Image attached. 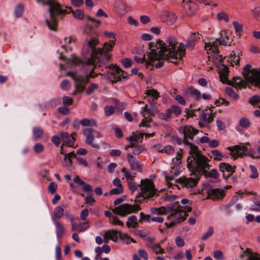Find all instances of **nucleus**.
Listing matches in <instances>:
<instances>
[{
	"mask_svg": "<svg viewBox=\"0 0 260 260\" xmlns=\"http://www.w3.org/2000/svg\"><path fill=\"white\" fill-rule=\"evenodd\" d=\"M143 135L144 134H142V133H139L138 134H133V135L129 137V138H133V139L132 141H133L134 142H135L136 144H137V143H138L139 142L140 143L142 142Z\"/></svg>",
	"mask_w": 260,
	"mask_h": 260,
	"instance_id": "obj_39",
	"label": "nucleus"
},
{
	"mask_svg": "<svg viewBox=\"0 0 260 260\" xmlns=\"http://www.w3.org/2000/svg\"><path fill=\"white\" fill-rule=\"evenodd\" d=\"M182 158V154L181 152L178 151L177 156L173 158L172 161L175 165H179L181 164V160Z\"/></svg>",
	"mask_w": 260,
	"mask_h": 260,
	"instance_id": "obj_46",
	"label": "nucleus"
},
{
	"mask_svg": "<svg viewBox=\"0 0 260 260\" xmlns=\"http://www.w3.org/2000/svg\"><path fill=\"white\" fill-rule=\"evenodd\" d=\"M163 152H165L168 154H172L175 152V150L173 146L171 145H168L166 146L162 149Z\"/></svg>",
	"mask_w": 260,
	"mask_h": 260,
	"instance_id": "obj_48",
	"label": "nucleus"
},
{
	"mask_svg": "<svg viewBox=\"0 0 260 260\" xmlns=\"http://www.w3.org/2000/svg\"><path fill=\"white\" fill-rule=\"evenodd\" d=\"M214 233V230L213 227L211 226L209 228L208 232L205 233L202 237V239L203 240H205L208 239L209 237H210Z\"/></svg>",
	"mask_w": 260,
	"mask_h": 260,
	"instance_id": "obj_51",
	"label": "nucleus"
},
{
	"mask_svg": "<svg viewBox=\"0 0 260 260\" xmlns=\"http://www.w3.org/2000/svg\"><path fill=\"white\" fill-rule=\"evenodd\" d=\"M23 7L21 5H19L15 11V15L17 17H20L23 13Z\"/></svg>",
	"mask_w": 260,
	"mask_h": 260,
	"instance_id": "obj_54",
	"label": "nucleus"
},
{
	"mask_svg": "<svg viewBox=\"0 0 260 260\" xmlns=\"http://www.w3.org/2000/svg\"><path fill=\"white\" fill-rule=\"evenodd\" d=\"M213 120V116L210 113L204 112L200 116L199 124L201 127L205 126Z\"/></svg>",
	"mask_w": 260,
	"mask_h": 260,
	"instance_id": "obj_19",
	"label": "nucleus"
},
{
	"mask_svg": "<svg viewBox=\"0 0 260 260\" xmlns=\"http://www.w3.org/2000/svg\"><path fill=\"white\" fill-rule=\"evenodd\" d=\"M172 116L171 110L168 109L165 113L160 114L159 117L161 119L168 121L172 118Z\"/></svg>",
	"mask_w": 260,
	"mask_h": 260,
	"instance_id": "obj_40",
	"label": "nucleus"
},
{
	"mask_svg": "<svg viewBox=\"0 0 260 260\" xmlns=\"http://www.w3.org/2000/svg\"><path fill=\"white\" fill-rule=\"evenodd\" d=\"M249 145V143H241L238 145H235L232 147H228L231 152L230 154L232 158L236 159L238 157H241L244 155L247 154L248 151L247 145Z\"/></svg>",
	"mask_w": 260,
	"mask_h": 260,
	"instance_id": "obj_10",
	"label": "nucleus"
},
{
	"mask_svg": "<svg viewBox=\"0 0 260 260\" xmlns=\"http://www.w3.org/2000/svg\"><path fill=\"white\" fill-rule=\"evenodd\" d=\"M145 94L147 96H150L153 98H158L159 96V92L154 89L147 90L145 92Z\"/></svg>",
	"mask_w": 260,
	"mask_h": 260,
	"instance_id": "obj_41",
	"label": "nucleus"
},
{
	"mask_svg": "<svg viewBox=\"0 0 260 260\" xmlns=\"http://www.w3.org/2000/svg\"><path fill=\"white\" fill-rule=\"evenodd\" d=\"M115 45V40H110L109 42H106L104 44V47L102 49H93L91 57L87 61V64L89 65H94L99 61L101 55L103 53H107L112 50L113 47Z\"/></svg>",
	"mask_w": 260,
	"mask_h": 260,
	"instance_id": "obj_6",
	"label": "nucleus"
},
{
	"mask_svg": "<svg viewBox=\"0 0 260 260\" xmlns=\"http://www.w3.org/2000/svg\"><path fill=\"white\" fill-rule=\"evenodd\" d=\"M59 137L61 139L62 142L66 141V139H69V135L68 133L63 132H60L59 133Z\"/></svg>",
	"mask_w": 260,
	"mask_h": 260,
	"instance_id": "obj_64",
	"label": "nucleus"
},
{
	"mask_svg": "<svg viewBox=\"0 0 260 260\" xmlns=\"http://www.w3.org/2000/svg\"><path fill=\"white\" fill-rule=\"evenodd\" d=\"M140 209V206L138 204L131 205L128 204H123L112 209V211L117 214L122 216H125L127 214L134 213Z\"/></svg>",
	"mask_w": 260,
	"mask_h": 260,
	"instance_id": "obj_9",
	"label": "nucleus"
},
{
	"mask_svg": "<svg viewBox=\"0 0 260 260\" xmlns=\"http://www.w3.org/2000/svg\"><path fill=\"white\" fill-rule=\"evenodd\" d=\"M169 110H171L172 114L173 113L176 116H178L181 111L180 108L176 105H173Z\"/></svg>",
	"mask_w": 260,
	"mask_h": 260,
	"instance_id": "obj_45",
	"label": "nucleus"
},
{
	"mask_svg": "<svg viewBox=\"0 0 260 260\" xmlns=\"http://www.w3.org/2000/svg\"><path fill=\"white\" fill-rule=\"evenodd\" d=\"M209 169L205 170L201 174H203L206 178L210 177L216 179L218 177L219 175L216 169H212L210 171H209Z\"/></svg>",
	"mask_w": 260,
	"mask_h": 260,
	"instance_id": "obj_23",
	"label": "nucleus"
},
{
	"mask_svg": "<svg viewBox=\"0 0 260 260\" xmlns=\"http://www.w3.org/2000/svg\"><path fill=\"white\" fill-rule=\"evenodd\" d=\"M138 186L140 187L139 197L146 199H151L158 195L154 183L149 179H142Z\"/></svg>",
	"mask_w": 260,
	"mask_h": 260,
	"instance_id": "obj_5",
	"label": "nucleus"
},
{
	"mask_svg": "<svg viewBox=\"0 0 260 260\" xmlns=\"http://www.w3.org/2000/svg\"><path fill=\"white\" fill-rule=\"evenodd\" d=\"M34 150L37 153H40L44 150V146L40 143H37L34 146Z\"/></svg>",
	"mask_w": 260,
	"mask_h": 260,
	"instance_id": "obj_50",
	"label": "nucleus"
},
{
	"mask_svg": "<svg viewBox=\"0 0 260 260\" xmlns=\"http://www.w3.org/2000/svg\"><path fill=\"white\" fill-rule=\"evenodd\" d=\"M93 129L91 128H88L83 131V134L86 137L85 142L87 144L90 145L93 149L98 150L100 147L101 143H93L94 137L93 135Z\"/></svg>",
	"mask_w": 260,
	"mask_h": 260,
	"instance_id": "obj_12",
	"label": "nucleus"
},
{
	"mask_svg": "<svg viewBox=\"0 0 260 260\" xmlns=\"http://www.w3.org/2000/svg\"><path fill=\"white\" fill-rule=\"evenodd\" d=\"M89 227V223L88 222L86 221L84 222L80 223L78 224L77 231L82 232L85 231Z\"/></svg>",
	"mask_w": 260,
	"mask_h": 260,
	"instance_id": "obj_38",
	"label": "nucleus"
},
{
	"mask_svg": "<svg viewBox=\"0 0 260 260\" xmlns=\"http://www.w3.org/2000/svg\"><path fill=\"white\" fill-rule=\"evenodd\" d=\"M229 104V102L226 101L224 99H218L215 102V104L217 106H220L221 105H224L225 106H228Z\"/></svg>",
	"mask_w": 260,
	"mask_h": 260,
	"instance_id": "obj_59",
	"label": "nucleus"
},
{
	"mask_svg": "<svg viewBox=\"0 0 260 260\" xmlns=\"http://www.w3.org/2000/svg\"><path fill=\"white\" fill-rule=\"evenodd\" d=\"M249 210L252 211L260 212V203L256 202L251 205L249 207Z\"/></svg>",
	"mask_w": 260,
	"mask_h": 260,
	"instance_id": "obj_52",
	"label": "nucleus"
},
{
	"mask_svg": "<svg viewBox=\"0 0 260 260\" xmlns=\"http://www.w3.org/2000/svg\"><path fill=\"white\" fill-rule=\"evenodd\" d=\"M235 167H232L229 164L225 162L220 163L219 165L220 171L223 174V177L225 179H228L235 172Z\"/></svg>",
	"mask_w": 260,
	"mask_h": 260,
	"instance_id": "obj_16",
	"label": "nucleus"
},
{
	"mask_svg": "<svg viewBox=\"0 0 260 260\" xmlns=\"http://www.w3.org/2000/svg\"><path fill=\"white\" fill-rule=\"evenodd\" d=\"M191 208L185 206L182 207L179 206L178 204L173 205L170 211V214L168 216V219L173 218V216H176L178 213H179L180 216L179 217H175V219H173L169 224L166 223V225L168 228H171L175 224L183 221L188 216L187 213L191 211Z\"/></svg>",
	"mask_w": 260,
	"mask_h": 260,
	"instance_id": "obj_4",
	"label": "nucleus"
},
{
	"mask_svg": "<svg viewBox=\"0 0 260 260\" xmlns=\"http://www.w3.org/2000/svg\"><path fill=\"white\" fill-rule=\"evenodd\" d=\"M229 74V68L228 66L222 64L221 68H220L219 74L220 80L223 83H226L228 84V81H230L228 79V75Z\"/></svg>",
	"mask_w": 260,
	"mask_h": 260,
	"instance_id": "obj_21",
	"label": "nucleus"
},
{
	"mask_svg": "<svg viewBox=\"0 0 260 260\" xmlns=\"http://www.w3.org/2000/svg\"><path fill=\"white\" fill-rule=\"evenodd\" d=\"M75 135V133L71 134V135L69 136V139H66V141L63 142L64 145H66L69 147H74V145L75 141L74 136Z\"/></svg>",
	"mask_w": 260,
	"mask_h": 260,
	"instance_id": "obj_34",
	"label": "nucleus"
},
{
	"mask_svg": "<svg viewBox=\"0 0 260 260\" xmlns=\"http://www.w3.org/2000/svg\"><path fill=\"white\" fill-rule=\"evenodd\" d=\"M58 111L59 113L66 115L70 113L69 109L65 107H59L58 108Z\"/></svg>",
	"mask_w": 260,
	"mask_h": 260,
	"instance_id": "obj_63",
	"label": "nucleus"
},
{
	"mask_svg": "<svg viewBox=\"0 0 260 260\" xmlns=\"http://www.w3.org/2000/svg\"><path fill=\"white\" fill-rule=\"evenodd\" d=\"M123 192V187H117L116 188L112 189L109 194L110 195H114V194H119L122 193Z\"/></svg>",
	"mask_w": 260,
	"mask_h": 260,
	"instance_id": "obj_43",
	"label": "nucleus"
},
{
	"mask_svg": "<svg viewBox=\"0 0 260 260\" xmlns=\"http://www.w3.org/2000/svg\"><path fill=\"white\" fill-rule=\"evenodd\" d=\"M37 1L49 6L48 11L50 14V20H47L46 22L50 29L56 30L57 27L56 16L64 15L69 12L61 9V5L57 0H37Z\"/></svg>",
	"mask_w": 260,
	"mask_h": 260,
	"instance_id": "obj_3",
	"label": "nucleus"
},
{
	"mask_svg": "<svg viewBox=\"0 0 260 260\" xmlns=\"http://www.w3.org/2000/svg\"><path fill=\"white\" fill-rule=\"evenodd\" d=\"M178 42L173 38H169L165 41L158 40L155 44L150 43L152 52L150 54V61L148 63H151L154 60L160 58L168 59L169 62L178 64L185 53V48L187 44L181 43L177 47Z\"/></svg>",
	"mask_w": 260,
	"mask_h": 260,
	"instance_id": "obj_1",
	"label": "nucleus"
},
{
	"mask_svg": "<svg viewBox=\"0 0 260 260\" xmlns=\"http://www.w3.org/2000/svg\"><path fill=\"white\" fill-rule=\"evenodd\" d=\"M121 172L124 173V175L127 180H133L135 177V175H132L128 171L126 170L125 168H123L122 169Z\"/></svg>",
	"mask_w": 260,
	"mask_h": 260,
	"instance_id": "obj_44",
	"label": "nucleus"
},
{
	"mask_svg": "<svg viewBox=\"0 0 260 260\" xmlns=\"http://www.w3.org/2000/svg\"><path fill=\"white\" fill-rule=\"evenodd\" d=\"M199 180V178H193L191 177L186 178L184 177L178 179L176 182L187 188H192L197 185Z\"/></svg>",
	"mask_w": 260,
	"mask_h": 260,
	"instance_id": "obj_13",
	"label": "nucleus"
},
{
	"mask_svg": "<svg viewBox=\"0 0 260 260\" xmlns=\"http://www.w3.org/2000/svg\"><path fill=\"white\" fill-rule=\"evenodd\" d=\"M190 144L189 156L187 158L188 169L194 173L201 174L206 169H210L211 166L208 164L210 161L207 157L199 151L197 146Z\"/></svg>",
	"mask_w": 260,
	"mask_h": 260,
	"instance_id": "obj_2",
	"label": "nucleus"
},
{
	"mask_svg": "<svg viewBox=\"0 0 260 260\" xmlns=\"http://www.w3.org/2000/svg\"><path fill=\"white\" fill-rule=\"evenodd\" d=\"M217 17L218 20H224L226 22L229 21L228 16L224 12H220L218 14Z\"/></svg>",
	"mask_w": 260,
	"mask_h": 260,
	"instance_id": "obj_62",
	"label": "nucleus"
},
{
	"mask_svg": "<svg viewBox=\"0 0 260 260\" xmlns=\"http://www.w3.org/2000/svg\"><path fill=\"white\" fill-rule=\"evenodd\" d=\"M239 124L243 128H248L250 125V121L247 117H242L239 120Z\"/></svg>",
	"mask_w": 260,
	"mask_h": 260,
	"instance_id": "obj_31",
	"label": "nucleus"
},
{
	"mask_svg": "<svg viewBox=\"0 0 260 260\" xmlns=\"http://www.w3.org/2000/svg\"><path fill=\"white\" fill-rule=\"evenodd\" d=\"M180 131L184 134V143L190 147L189 144L192 143L188 141L187 138L192 139L193 137L199 133V131L191 126L185 125L180 127Z\"/></svg>",
	"mask_w": 260,
	"mask_h": 260,
	"instance_id": "obj_11",
	"label": "nucleus"
},
{
	"mask_svg": "<svg viewBox=\"0 0 260 260\" xmlns=\"http://www.w3.org/2000/svg\"><path fill=\"white\" fill-rule=\"evenodd\" d=\"M55 254L56 260H61V249L59 245L55 247Z\"/></svg>",
	"mask_w": 260,
	"mask_h": 260,
	"instance_id": "obj_55",
	"label": "nucleus"
},
{
	"mask_svg": "<svg viewBox=\"0 0 260 260\" xmlns=\"http://www.w3.org/2000/svg\"><path fill=\"white\" fill-rule=\"evenodd\" d=\"M156 100L157 99H149L148 102L150 107V109L148 108V105L145 104V106L143 107V112H149L150 110H154L157 107Z\"/></svg>",
	"mask_w": 260,
	"mask_h": 260,
	"instance_id": "obj_24",
	"label": "nucleus"
},
{
	"mask_svg": "<svg viewBox=\"0 0 260 260\" xmlns=\"http://www.w3.org/2000/svg\"><path fill=\"white\" fill-rule=\"evenodd\" d=\"M126 225L128 228H136L138 225L137 218L135 215H132L128 218L126 222Z\"/></svg>",
	"mask_w": 260,
	"mask_h": 260,
	"instance_id": "obj_26",
	"label": "nucleus"
},
{
	"mask_svg": "<svg viewBox=\"0 0 260 260\" xmlns=\"http://www.w3.org/2000/svg\"><path fill=\"white\" fill-rule=\"evenodd\" d=\"M119 237L124 243L129 244L131 242H135L134 240L126 234L119 233Z\"/></svg>",
	"mask_w": 260,
	"mask_h": 260,
	"instance_id": "obj_35",
	"label": "nucleus"
},
{
	"mask_svg": "<svg viewBox=\"0 0 260 260\" xmlns=\"http://www.w3.org/2000/svg\"><path fill=\"white\" fill-rule=\"evenodd\" d=\"M151 119L148 117H145L141 122L139 124V126H145V127H150V125L149 124V122L150 121Z\"/></svg>",
	"mask_w": 260,
	"mask_h": 260,
	"instance_id": "obj_53",
	"label": "nucleus"
},
{
	"mask_svg": "<svg viewBox=\"0 0 260 260\" xmlns=\"http://www.w3.org/2000/svg\"><path fill=\"white\" fill-rule=\"evenodd\" d=\"M151 211L152 213L157 215H165L169 213L168 210H167L165 207L152 208Z\"/></svg>",
	"mask_w": 260,
	"mask_h": 260,
	"instance_id": "obj_29",
	"label": "nucleus"
},
{
	"mask_svg": "<svg viewBox=\"0 0 260 260\" xmlns=\"http://www.w3.org/2000/svg\"><path fill=\"white\" fill-rule=\"evenodd\" d=\"M228 84L232 85L238 90L242 88H245L247 82L242 80L240 77H233L231 80L228 81Z\"/></svg>",
	"mask_w": 260,
	"mask_h": 260,
	"instance_id": "obj_17",
	"label": "nucleus"
},
{
	"mask_svg": "<svg viewBox=\"0 0 260 260\" xmlns=\"http://www.w3.org/2000/svg\"><path fill=\"white\" fill-rule=\"evenodd\" d=\"M54 222L56 227L57 237L60 238L62 237L65 233V228L63 224L59 220H56L55 221H54Z\"/></svg>",
	"mask_w": 260,
	"mask_h": 260,
	"instance_id": "obj_22",
	"label": "nucleus"
},
{
	"mask_svg": "<svg viewBox=\"0 0 260 260\" xmlns=\"http://www.w3.org/2000/svg\"><path fill=\"white\" fill-rule=\"evenodd\" d=\"M207 193L211 199H221L225 196V191L223 189L213 188L209 186L207 189Z\"/></svg>",
	"mask_w": 260,
	"mask_h": 260,
	"instance_id": "obj_15",
	"label": "nucleus"
},
{
	"mask_svg": "<svg viewBox=\"0 0 260 260\" xmlns=\"http://www.w3.org/2000/svg\"><path fill=\"white\" fill-rule=\"evenodd\" d=\"M128 162L132 170L138 172H142L143 171L142 166L139 161L137 160L131 153L127 154Z\"/></svg>",
	"mask_w": 260,
	"mask_h": 260,
	"instance_id": "obj_14",
	"label": "nucleus"
},
{
	"mask_svg": "<svg viewBox=\"0 0 260 260\" xmlns=\"http://www.w3.org/2000/svg\"><path fill=\"white\" fill-rule=\"evenodd\" d=\"M89 211L88 209H85L81 211L80 217L81 220H85L86 217L88 216Z\"/></svg>",
	"mask_w": 260,
	"mask_h": 260,
	"instance_id": "obj_61",
	"label": "nucleus"
},
{
	"mask_svg": "<svg viewBox=\"0 0 260 260\" xmlns=\"http://www.w3.org/2000/svg\"><path fill=\"white\" fill-rule=\"evenodd\" d=\"M176 204H178L179 205V206L182 207H183V206H185V207H187L188 208H190L189 206V205H190V202L187 199H182L181 201V203H179V202H176L173 205Z\"/></svg>",
	"mask_w": 260,
	"mask_h": 260,
	"instance_id": "obj_49",
	"label": "nucleus"
},
{
	"mask_svg": "<svg viewBox=\"0 0 260 260\" xmlns=\"http://www.w3.org/2000/svg\"><path fill=\"white\" fill-rule=\"evenodd\" d=\"M67 204H61L55 208L52 216V219L53 221L58 220V219H60L64 215L66 212L64 209L67 208Z\"/></svg>",
	"mask_w": 260,
	"mask_h": 260,
	"instance_id": "obj_18",
	"label": "nucleus"
},
{
	"mask_svg": "<svg viewBox=\"0 0 260 260\" xmlns=\"http://www.w3.org/2000/svg\"><path fill=\"white\" fill-rule=\"evenodd\" d=\"M250 174L249 177L252 179H256L258 177V173L256 168L253 165H250Z\"/></svg>",
	"mask_w": 260,
	"mask_h": 260,
	"instance_id": "obj_36",
	"label": "nucleus"
},
{
	"mask_svg": "<svg viewBox=\"0 0 260 260\" xmlns=\"http://www.w3.org/2000/svg\"><path fill=\"white\" fill-rule=\"evenodd\" d=\"M149 48L151 50V52L149 53V55H148V56H149V60L147 61L146 62V68H148V66L150 65V66H153V63L156 60H158V62L157 63H156L155 65V67L157 68H160L163 65H164V61H161V60H165L164 59H162V58H157V59H156L155 60H154L151 63H148L149 61H150V53L152 52V49L151 48H150V46L149 45ZM166 60H168V59H165Z\"/></svg>",
	"mask_w": 260,
	"mask_h": 260,
	"instance_id": "obj_25",
	"label": "nucleus"
},
{
	"mask_svg": "<svg viewBox=\"0 0 260 260\" xmlns=\"http://www.w3.org/2000/svg\"><path fill=\"white\" fill-rule=\"evenodd\" d=\"M148 246L157 254H163L165 253V249L160 247L159 244L152 243L148 244Z\"/></svg>",
	"mask_w": 260,
	"mask_h": 260,
	"instance_id": "obj_27",
	"label": "nucleus"
},
{
	"mask_svg": "<svg viewBox=\"0 0 260 260\" xmlns=\"http://www.w3.org/2000/svg\"><path fill=\"white\" fill-rule=\"evenodd\" d=\"M43 134V129L39 127H35L33 128V135L37 139L40 138Z\"/></svg>",
	"mask_w": 260,
	"mask_h": 260,
	"instance_id": "obj_37",
	"label": "nucleus"
},
{
	"mask_svg": "<svg viewBox=\"0 0 260 260\" xmlns=\"http://www.w3.org/2000/svg\"><path fill=\"white\" fill-rule=\"evenodd\" d=\"M119 233L120 232L114 230H109L106 232L104 236V242L108 243L109 240L114 242L116 241L118 237H119Z\"/></svg>",
	"mask_w": 260,
	"mask_h": 260,
	"instance_id": "obj_20",
	"label": "nucleus"
},
{
	"mask_svg": "<svg viewBox=\"0 0 260 260\" xmlns=\"http://www.w3.org/2000/svg\"><path fill=\"white\" fill-rule=\"evenodd\" d=\"M109 222L113 224H118L121 226H123L124 223L122 221H120L116 216H113L109 219Z\"/></svg>",
	"mask_w": 260,
	"mask_h": 260,
	"instance_id": "obj_42",
	"label": "nucleus"
},
{
	"mask_svg": "<svg viewBox=\"0 0 260 260\" xmlns=\"http://www.w3.org/2000/svg\"><path fill=\"white\" fill-rule=\"evenodd\" d=\"M145 149L142 146H135L134 148L133 153L134 155H138L141 153Z\"/></svg>",
	"mask_w": 260,
	"mask_h": 260,
	"instance_id": "obj_57",
	"label": "nucleus"
},
{
	"mask_svg": "<svg viewBox=\"0 0 260 260\" xmlns=\"http://www.w3.org/2000/svg\"><path fill=\"white\" fill-rule=\"evenodd\" d=\"M72 157H75L76 158H77L74 151H72L68 154H64V160H67V159H69V165H65V166H66V168L70 170H71L73 169V167L72 165V160H71V158H72Z\"/></svg>",
	"mask_w": 260,
	"mask_h": 260,
	"instance_id": "obj_28",
	"label": "nucleus"
},
{
	"mask_svg": "<svg viewBox=\"0 0 260 260\" xmlns=\"http://www.w3.org/2000/svg\"><path fill=\"white\" fill-rule=\"evenodd\" d=\"M243 74L247 82L260 88V71L252 70L251 66L247 64L243 68Z\"/></svg>",
	"mask_w": 260,
	"mask_h": 260,
	"instance_id": "obj_7",
	"label": "nucleus"
},
{
	"mask_svg": "<svg viewBox=\"0 0 260 260\" xmlns=\"http://www.w3.org/2000/svg\"><path fill=\"white\" fill-rule=\"evenodd\" d=\"M69 11H68L67 10H66L67 12L70 13L71 12L72 13L74 17L78 19H82L84 18V14L83 11L81 10H77L75 11L72 10L71 8H69ZM68 14V13H67Z\"/></svg>",
	"mask_w": 260,
	"mask_h": 260,
	"instance_id": "obj_30",
	"label": "nucleus"
},
{
	"mask_svg": "<svg viewBox=\"0 0 260 260\" xmlns=\"http://www.w3.org/2000/svg\"><path fill=\"white\" fill-rule=\"evenodd\" d=\"M93 69L92 70L88 76H87L86 78L82 76L77 77L74 75V73L71 72H68L67 73V76L72 77L73 79L76 81V90L73 92L74 95H75L77 92H81L84 90L86 83L89 81V78L90 77H94V75H93Z\"/></svg>",
	"mask_w": 260,
	"mask_h": 260,
	"instance_id": "obj_8",
	"label": "nucleus"
},
{
	"mask_svg": "<svg viewBox=\"0 0 260 260\" xmlns=\"http://www.w3.org/2000/svg\"><path fill=\"white\" fill-rule=\"evenodd\" d=\"M105 112L106 116H110L114 113V108L112 106H106L105 107Z\"/></svg>",
	"mask_w": 260,
	"mask_h": 260,
	"instance_id": "obj_58",
	"label": "nucleus"
},
{
	"mask_svg": "<svg viewBox=\"0 0 260 260\" xmlns=\"http://www.w3.org/2000/svg\"><path fill=\"white\" fill-rule=\"evenodd\" d=\"M186 93H187V95L188 96L197 97H199L201 96L200 92L192 87L188 88L186 90Z\"/></svg>",
	"mask_w": 260,
	"mask_h": 260,
	"instance_id": "obj_32",
	"label": "nucleus"
},
{
	"mask_svg": "<svg viewBox=\"0 0 260 260\" xmlns=\"http://www.w3.org/2000/svg\"><path fill=\"white\" fill-rule=\"evenodd\" d=\"M48 188L49 191L51 193L53 194L56 191L57 188V184L54 182H51L49 184Z\"/></svg>",
	"mask_w": 260,
	"mask_h": 260,
	"instance_id": "obj_56",
	"label": "nucleus"
},
{
	"mask_svg": "<svg viewBox=\"0 0 260 260\" xmlns=\"http://www.w3.org/2000/svg\"><path fill=\"white\" fill-rule=\"evenodd\" d=\"M87 43L88 46L92 49H93L96 45L99 43V41L98 39L95 38H93L88 41Z\"/></svg>",
	"mask_w": 260,
	"mask_h": 260,
	"instance_id": "obj_47",
	"label": "nucleus"
},
{
	"mask_svg": "<svg viewBox=\"0 0 260 260\" xmlns=\"http://www.w3.org/2000/svg\"><path fill=\"white\" fill-rule=\"evenodd\" d=\"M211 153L214 160L220 161L222 159L223 155L218 150H213L211 151Z\"/></svg>",
	"mask_w": 260,
	"mask_h": 260,
	"instance_id": "obj_33",
	"label": "nucleus"
},
{
	"mask_svg": "<svg viewBox=\"0 0 260 260\" xmlns=\"http://www.w3.org/2000/svg\"><path fill=\"white\" fill-rule=\"evenodd\" d=\"M249 155L254 159L260 158V146H257L256 152L252 154H249Z\"/></svg>",
	"mask_w": 260,
	"mask_h": 260,
	"instance_id": "obj_60",
	"label": "nucleus"
}]
</instances>
